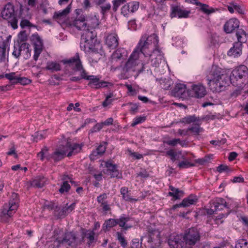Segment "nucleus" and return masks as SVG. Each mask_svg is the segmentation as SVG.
<instances>
[{
  "instance_id": "30",
  "label": "nucleus",
  "mask_w": 248,
  "mask_h": 248,
  "mask_svg": "<svg viewBox=\"0 0 248 248\" xmlns=\"http://www.w3.org/2000/svg\"><path fill=\"white\" fill-rule=\"evenodd\" d=\"M120 193L122 195L123 199L125 201L128 202L138 201V199L132 197L130 191L128 190V187L126 186H123L121 188Z\"/></svg>"
},
{
  "instance_id": "63",
  "label": "nucleus",
  "mask_w": 248,
  "mask_h": 248,
  "mask_svg": "<svg viewBox=\"0 0 248 248\" xmlns=\"http://www.w3.org/2000/svg\"><path fill=\"white\" fill-rule=\"evenodd\" d=\"M137 176H139L143 178H146L149 176V174L146 170H142L137 173Z\"/></svg>"
},
{
  "instance_id": "50",
  "label": "nucleus",
  "mask_w": 248,
  "mask_h": 248,
  "mask_svg": "<svg viewBox=\"0 0 248 248\" xmlns=\"http://www.w3.org/2000/svg\"><path fill=\"white\" fill-rule=\"evenodd\" d=\"M146 120L145 116H140L136 117L134 120L132 124H131V126L132 127H134L138 124L142 123L144 122Z\"/></svg>"
},
{
  "instance_id": "15",
  "label": "nucleus",
  "mask_w": 248,
  "mask_h": 248,
  "mask_svg": "<svg viewBox=\"0 0 248 248\" xmlns=\"http://www.w3.org/2000/svg\"><path fill=\"white\" fill-rule=\"evenodd\" d=\"M207 93L205 87L202 84H193L189 89V97L197 98L204 97Z\"/></svg>"
},
{
  "instance_id": "19",
  "label": "nucleus",
  "mask_w": 248,
  "mask_h": 248,
  "mask_svg": "<svg viewBox=\"0 0 248 248\" xmlns=\"http://www.w3.org/2000/svg\"><path fill=\"white\" fill-rule=\"evenodd\" d=\"M173 95L177 97L186 98L189 97V89L187 90L186 85L177 84L172 91Z\"/></svg>"
},
{
  "instance_id": "13",
  "label": "nucleus",
  "mask_w": 248,
  "mask_h": 248,
  "mask_svg": "<svg viewBox=\"0 0 248 248\" xmlns=\"http://www.w3.org/2000/svg\"><path fill=\"white\" fill-rule=\"evenodd\" d=\"M30 38L31 42L34 46L33 59L36 61L43 51V41L37 33L33 34Z\"/></svg>"
},
{
  "instance_id": "1",
  "label": "nucleus",
  "mask_w": 248,
  "mask_h": 248,
  "mask_svg": "<svg viewBox=\"0 0 248 248\" xmlns=\"http://www.w3.org/2000/svg\"><path fill=\"white\" fill-rule=\"evenodd\" d=\"M248 76V67L241 65L233 69L229 77L221 68L213 66L206 78L209 89L214 93H219L224 90L229 82L234 86L242 87Z\"/></svg>"
},
{
  "instance_id": "53",
  "label": "nucleus",
  "mask_w": 248,
  "mask_h": 248,
  "mask_svg": "<svg viewBox=\"0 0 248 248\" xmlns=\"http://www.w3.org/2000/svg\"><path fill=\"white\" fill-rule=\"evenodd\" d=\"M123 57L121 49H117L112 54L111 58L113 61H117L120 60Z\"/></svg>"
},
{
  "instance_id": "18",
  "label": "nucleus",
  "mask_w": 248,
  "mask_h": 248,
  "mask_svg": "<svg viewBox=\"0 0 248 248\" xmlns=\"http://www.w3.org/2000/svg\"><path fill=\"white\" fill-rule=\"evenodd\" d=\"M168 243L170 248H183L186 245L183 234L171 236Z\"/></svg>"
},
{
  "instance_id": "43",
  "label": "nucleus",
  "mask_w": 248,
  "mask_h": 248,
  "mask_svg": "<svg viewBox=\"0 0 248 248\" xmlns=\"http://www.w3.org/2000/svg\"><path fill=\"white\" fill-rule=\"evenodd\" d=\"M6 46L5 41L3 42L1 46H0V62H4L6 59Z\"/></svg>"
},
{
  "instance_id": "54",
  "label": "nucleus",
  "mask_w": 248,
  "mask_h": 248,
  "mask_svg": "<svg viewBox=\"0 0 248 248\" xmlns=\"http://www.w3.org/2000/svg\"><path fill=\"white\" fill-rule=\"evenodd\" d=\"M31 80L25 77H19L18 78L16 83H20L22 85H25L30 84Z\"/></svg>"
},
{
  "instance_id": "16",
  "label": "nucleus",
  "mask_w": 248,
  "mask_h": 248,
  "mask_svg": "<svg viewBox=\"0 0 248 248\" xmlns=\"http://www.w3.org/2000/svg\"><path fill=\"white\" fill-rule=\"evenodd\" d=\"M190 13V10H185L179 5H175L171 6L170 16L171 18L176 17L179 18H187Z\"/></svg>"
},
{
  "instance_id": "21",
  "label": "nucleus",
  "mask_w": 248,
  "mask_h": 248,
  "mask_svg": "<svg viewBox=\"0 0 248 248\" xmlns=\"http://www.w3.org/2000/svg\"><path fill=\"white\" fill-rule=\"evenodd\" d=\"M105 166L107 168L106 173L109 174L111 178H117L121 179L122 178V174L120 173L117 169V166L113 164L111 161H107L105 163Z\"/></svg>"
},
{
  "instance_id": "61",
  "label": "nucleus",
  "mask_w": 248,
  "mask_h": 248,
  "mask_svg": "<svg viewBox=\"0 0 248 248\" xmlns=\"http://www.w3.org/2000/svg\"><path fill=\"white\" fill-rule=\"evenodd\" d=\"M20 49L17 45V46H14V51L13 52V55L16 58L19 57L21 53L20 51Z\"/></svg>"
},
{
  "instance_id": "8",
  "label": "nucleus",
  "mask_w": 248,
  "mask_h": 248,
  "mask_svg": "<svg viewBox=\"0 0 248 248\" xmlns=\"http://www.w3.org/2000/svg\"><path fill=\"white\" fill-rule=\"evenodd\" d=\"M2 18L8 21V23L14 29L17 28L18 19L15 14L14 6L10 2L6 4L1 12Z\"/></svg>"
},
{
  "instance_id": "31",
  "label": "nucleus",
  "mask_w": 248,
  "mask_h": 248,
  "mask_svg": "<svg viewBox=\"0 0 248 248\" xmlns=\"http://www.w3.org/2000/svg\"><path fill=\"white\" fill-rule=\"evenodd\" d=\"M227 204L225 200L223 198H217L213 202L212 207H214L215 211H220L226 207Z\"/></svg>"
},
{
  "instance_id": "45",
  "label": "nucleus",
  "mask_w": 248,
  "mask_h": 248,
  "mask_svg": "<svg viewBox=\"0 0 248 248\" xmlns=\"http://www.w3.org/2000/svg\"><path fill=\"white\" fill-rule=\"evenodd\" d=\"M199 6L201 7V10L207 15H209L215 12V10L214 8H211L209 9V5L207 4H203L202 3V4L199 5Z\"/></svg>"
},
{
  "instance_id": "62",
  "label": "nucleus",
  "mask_w": 248,
  "mask_h": 248,
  "mask_svg": "<svg viewBox=\"0 0 248 248\" xmlns=\"http://www.w3.org/2000/svg\"><path fill=\"white\" fill-rule=\"evenodd\" d=\"M103 125L101 123H97L95 125H94L93 128L91 129V132H96L99 131L102 128Z\"/></svg>"
},
{
  "instance_id": "60",
  "label": "nucleus",
  "mask_w": 248,
  "mask_h": 248,
  "mask_svg": "<svg viewBox=\"0 0 248 248\" xmlns=\"http://www.w3.org/2000/svg\"><path fill=\"white\" fill-rule=\"evenodd\" d=\"M141 245L139 243L138 239H134L131 243L130 248H140Z\"/></svg>"
},
{
  "instance_id": "26",
  "label": "nucleus",
  "mask_w": 248,
  "mask_h": 248,
  "mask_svg": "<svg viewBox=\"0 0 248 248\" xmlns=\"http://www.w3.org/2000/svg\"><path fill=\"white\" fill-rule=\"evenodd\" d=\"M105 43L110 49H115L119 44L117 35L115 33L108 34L106 38Z\"/></svg>"
},
{
  "instance_id": "33",
  "label": "nucleus",
  "mask_w": 248,
  "mask_h": 248,
  "mask_svg": "<svg viewBox=\"0 0 248 248\" xmlns=\"http://www.w3.org/2000/svg\"><path fill=\"white\" fill-rule=\"evenodd\" d=\"M91 49L89 54V60L92 63H96L101 58L102 54L97 50L93 49Z\"/></svg>"
},
{
  "instance_id": "57",
  "label": "nucleus",
  "mask_w": 248,
  "mask_h": 248,
  "mask_svg": "<svg viewBox=\"0 0 248 248\" xmlns=\"http://www.w3.org/2000/svg\"><path fill=\"white\" fill-rule=\"evenodd\" d=\"M113 96V93H110L108 95L106 96L105 100L102 103V106L104 107H106L111 103L112 100H109V99Z\"/></svg>"
},
{
  "instance_id": "11",
  "label": "nucleus",
  "mask_w": 248,
  "mask_h": 248,
  "mask_svg": "<svg viewBox=\"0 0 248 248\" xmlns=\"http://www.w3.org/2000/svg\"><path fill=\"white\" fill-rule=\"evenodd\" d=\"M61 62L66 65L65 67H69L74 72H82L85 70L83 67L78 53L69 59L62 60Z\"/></svg>"
},
{
  "instance_id": "32",
  "label": "nucleus",
  "mask_w": 248,
  "mask_h": 248,
  "mask_svg": "<svg viewBox=\"0 0 248 248\" xmlns=\"http://www.w3.org/2000/svg\"><path fill=\"white\" fill-rule=\"evenodd\" d=\"M169 189L171 190V192H169V195L173 197L175 200L179 199L181 197L184 196V193L183 191L179 190L178 188H175L172 186H169Z\"/></svg>"
},
{
  "instance_id": "2",
  "label": "nucleus",
  "mask_w": 248,
  "mask_h": 248,
  "mask_svg": "<svg viewBox=\"0 0 248 248\" xmlns=\"http://www.w3.org/2000/svg\"><path fill=\"white\" fill-rule=\"evenodd\" d=\"M154 39L152 36L148 39L146 38L145 36L141 37L136 47L123 67L124 72L135 71L136 67L140 63V55L143 54L144 56H147L150 54V49H151V46L153 45L152 43L155 41Z\"/></svg>"
},
{
  "instance_id": "5",
  "label": "nucleus",
  "mask_w": 248,
  "mask_h": 248,
  "mask_svg": "<svg viewBox=\"0 0 248 248\" xmlns=\"http://www.w3.org/2000/svg\"><path fill=\"white\" fill-rule=\"evenodd\" d=\"M83 243V239H79L76 232L71 231L67 232L62 236H58L54 241V248H63L68 246L76 248Z\"/></svg>"
},
{
  "instance_id": "9",
  "label": "nucleus",
  "mask_w": 248,
  "mask_h": 248,
  "mask_svg": "<svg viewBox=\"0 0 248 248\" xmlns=\"http://www.w3.org/2000/svg\"><path fill=\"white\" fill-rule=\"evenodd\" d=\"M96 36V33L94 30L87 28L84 30L81 36L80 47L83 46L85 51H87V48L91 49L92 44Z\"/></svg>"
},
{
  "instance_id": "47",
  "label": "nucleus",
  "mask_w": 248,
  "mask_h": 248,
  "mask_svg": "<svg viewBox=\"0 0 248 248\" xmlns=\"http://www.w3.org/2000/svg\"><path fill=\"white\" fill-rule=\"evenodd\" d=\"M199 119H197L195 115L192 116H188L187 117H185L182 119V122L183 123H186L187 124H190L191 123H194L196 121H198Z\"/></svg>"
},
{
  "instance_id": "59",
  "label": "nucleus",
  "mask_w": 248,
  "mask_h": 248,
  "mask_svg": "<svg viewBox=\"0 0 248 248\" xmlns=\"http://www.w3.org/2000/svg\"><path fill=\"white\" fill-rule=\"evenodd\" d=\"M107 198V194L104 193L97 197V201L99 203L102 204V203H104L107 202L106 201Z\"/></svg>"
},
{
  "instance_id": "42",
  "label": "nucleus",
  "mask_w": 248,
  "mask_h": 248,
  "mask_svg": "<svg viewBox=\"0 0 248 248\" xmlns=\"http://www.w3.org/2000/svg\"><path fill=\"white\" fill-rule=\"evenodd\" d=\"M117 240H118L119 243L121 246L124 248H125L127 246V242L125 240L124 236L123 235L122 232H117L116 233Z\"/></svg>"
},
{
  "instance_id": "49",
  "label": "nucleus",
  "mask_w": 248,
  "mask_h": 248,
  "mask_svg": "<svg viewBox=\"0 0 248 248\" xmlns=\"http://www.w3.org/2000/svg\"><path fill=\"white\" fill-rule=\"evenodd\" d=\"M177 166L180 169H185L193 167L194 166V164L188 162V161L184 160L180 162L178 164Z\"/></svg>"
},
{
  "instance_id": "46",
  "label": "nucleus",
  "mask_w": 248,
  "mask_h": 248,
  "mask_svg": "<svg viewBox=\"0 0 248 248\" xmlns=\"http://www.w3.org/2000/svg\"><path fill=\"white\" fill-rule=\"evenodd\" d=\"M70 186L68 183V181L64 180V182L61 185V188L59 189V191L62 194L64 193V192H67L70 190Z\"/></svg>"
},
{
  "instance_id": "51",
  "label": "nucleus",
  "mask_w": 248,
  "mask_h": 248,
  "mask_svg": "<svg viewBox=\"0 0 248 248\" xmlns=\"http://www.w3.org/2000/svg\"><path fill=\"white\" fill-rule=\"evenodd\" d=\"M126 2V0H113L112 1L113 7L112 10L114 12L117 11L118 7L124 4Z\"/></svg>"
},
{
  "instance_id": "55",
  "label": "nucleus",
  "mask_w": 248,
  "mask_h": 248,
  "mask_svg": "<svg viewBox=\"0 0 248 248\" xmlns=\"http://www.w3.org/2000/svg\"><path fill=\"white\" fill-rule=\"evenodd\" d=\"M217 170L219 173H221L225 171L227 172L232 171V170L229 169V167L228 166L224 164H221L218 166L217 168Z\"/></svg>"
},
{
  "instance_id": "29",
  "label": "nucleus",
  "mask_w": 248,
  "mask_h": 248,
  "mask_svg": "<svg viewBox=\"0 0 248 248\" xmlns=\"http://www.w3.org/2000/svg\"><path fill=\"white\" fill-rule=\"evenodd\" d=\"M46 181V179L44 176L39 175L32 179L31 185L34 187L41 188L45 186Z\"/></svg>"
},
{
  "instance_id": "37",
  "label": "nucleus",
  "mask_w": 248,
  "mask_h": 248,
  "mask_svg": "<svg viewBox=\"0 0 248 248\" xmlns=\"http://www.w3.org/2000/svg\"><path fill=\"white\" fill-rule=\"evenodd\" d=\"M46 69L51 72L59 71L61 70V66L59 63L56 62H48L46 63Z\"/></svg>"
},
{
  "instance_id": "22",
  "label": "nucleus",
  "mask_w": 248,
  "mask_h": 248,
  "mask_svg": "<svg viewBox=\"0 0 248 248\" xmlns=\"http://www.w3.org/2000/svg\"><path fill=\"white\" fill-rule=\"evenodd\" d=\"M139 7V2L131 1L123 6L121 8V14L124 16H127L129 13L136 11Z\"/></svg>"
},
{
  "instance_id": "56",
  "label": "nucleus",
  "mask_w": 248,
  "mask_h": 248,
  "mask_svg": "<svg viewBox=\"0 0 248 248\" xmlns=\"http://www.w3.org/2000/svg\"><path fill=\"white\" fill-rule=\"evenodd\" d=\"M48 150V149L46 147H44L41 151L38 153L37 156L40 158L41 160H44L45 155L47 153Z\"/></svg>"
},
{
  "instance_id": "64",
  "label": "nucleus",
  "mask_w": 248,
  "mask_h": 248,
  "mask_svg": "<svg viewBox=\"0 0 248 248\" xmlns=\"http://www.w3.org/2000/svg\"><path fill=\"white\" fill-rule=\"evenodd\" d=\"M101 11V13L104 15L106 13L108 12L109 11L111 8V5L109 3L107 4L105 6H101L100 7Z\"/></svg>"
},
{
  "instance_id": "41",
  "label": "nucleus",
  "mask_w": 248,
  "mask_h": 248,
  "mask_svg": "<svg viewBox=\"0 0 248 248\" xmlns=\"http://www.w3.org/2000/svg\"><path fill=\"white\" fill-rule=\"evenodd\" d=\"M68 213L66 206L63 207L60 210V208L56 206L55 209V216H57L58 218H62L64 217L67 213Z\"/></svg>"
},
{
  "instance_id": "25",
  "label": "nucleus",
  "mask_w": 248,
  "mask_h": 248,
  "mask_svg": "<svg viewBox=\"0 0 248 248\" xmlns=\"http://www.w3.org/2000/svg\"><path fill=\"white\" fill-rule=\"evenodd\" d=\"M197 201V197L194 195L191 194L188 197L184 199L180 204L174 205L172 208L175 209L180 207H187L190 205L195 204Z\"/></svg>"
},
{
  "instance_id": "36",
  "label": "nucleus",
  "mask_w": 248,
  "mask_h": 248,
  "mask_svg": "<svg viewBox=\"0 0 248 248\" xmlns=\"http://www.w3.org/2000/svg\"><path fill=\"white\" fill-rule=\"evenodd\" d=\"M70 11V7L68 6L62 11L56 12L53 15V18L56 20H62L69 13Z\"/></svg>"
},
{
  "instance_id": "44",
  "label": "nucleus",
  "mask_w": 248,
  "mask_h": 248,
  "mask_svg": "<svg viewBox=\"0 0 248 248\" xmlns=\"http://www.w3.org/2000/svg\"><path fill=\"white\" fill-rule=\"evenodd\" d=\"M80 73V76L78 77H72L70 78V80L72 82H78L82 79H85L86 75L87 74V72L86 70H83L82 72H79Z\"/></svg>"
},
{
  "instance_id": "40",
  "label": "nucleus",
  "mask_w": 248,
  "mask_h": 248,
  "mask_svg": "<svg viewBox=\"0 0 248 248\" xmlns=\"http://www.w3.org/2000/svg\"><path fill=\"white\" fill-rule=\"evenodd\" d=\"M181 151L176 152L173 149H170L166 153V155L169 156L172 162L178 160L179 155H181Z\"/></svg>"
},
{
  "instance_id": "7",
  "label": "nucleus",
  "mask_w": 248,
  "mask_h": 248,
  "mask_svg": "<svg viewBox=\"0 0 248 248\" xmlns=\"http://www.w3.org/2000/svg\"><path fill=\"white\" fill-rule=\"evenodd\" d=\"M131 218L128 216L123 214L119 218H110L105 221L103 224L104 230L108 231L110 228L118 225L121 228V232L126 233V231L131 228L133 225L128 223Z\"/></svg>"
},
{
  "instance_id": "17",
  "label": "nucleus",
  "mask_w": 248,
  "mask_h": 248,
  "mask_svg": "<svg viewBox=\"0 0 248 248\" xmlns=\"http://www.w3.org/2000/svg\"><path fill=\"white\" fill-rule=\"evenodd\" d=\"M29 8L24 7L22 5L20 7L19 16L22 18L20 25L22 28H25L26 27H32V24L25 18H30L31 15L29 12Z\"/></svg>"
},
{
  "instance_id": "20",
  "label": "nucleus",
  "mask_w": 248,
  "mask_h": 248,
  "mask_svg": "<svg viewBox=\"0 0 248 248\" xmlns=\"http://www.w3.org/2000/svg\"><path fill=\"white\" fill-rule=\"evenodd\" d=\"M69 25L71 27H74L78 30L83 31L86 28V19L84 15L78 16L74 20L69 22Z\"/></svg>"
},
{
  "instance_id": "35",
  "label": "nucleus",
  "mask_w": 248,
  "mask_h": 248,
  "mask_svg": "<svg viewBox=\"0 0 248 248\" xmlns=\"http://www.w3.org/2000/svg\"><path fill=\"white\" fill-rule=\"evenodd\" d=\"M18 45L20 49L21 53L22 54H25V58H29L31 55V49H30V45L27 43H22L21 44L18 43Z\"/></svg>"
},
{
  "instance_id": "52",
  "label": "nucleus",
  "mask_w": 248,
  "mask_h": 248,
  "mask_svg": "<svg viewBox=\"0 0 248 248\" xmlns=\"http://www.w3.org/2000/svg\"><path fill=\"white\" fill-rule=\"evenodd\" d=\"M235 248H248V242L245 239H240L236 244Z\"/></svg>"
},
{
  "instance_id": "24",
  "label": "nucleus",
  "mask_w": 248,
  "mask_h": 248,
  "mask_svg": "<svg viewBox=\"0 0 248 248\" xmlns=\"http://www.w3.org/2000/svg\"><path fill=\"white\" fill-rule=\"evenodd\" d=\"M239 26V21L235 18L230 19L224 25L223 29L226 33L232 32Z\"/></svg>"
},
{
  "instance_id": "4",
  "label": "nucleus",
  "mask_w": 248,
  "mask_h": 248,
  "mask_svg": "<svg viewBox=\"0 0 248 248\" xmlns=\"http://www.w3.org/2000/svg\"><path fill=\"white\" fill-rule=\"evenodd\" d=\"M19 199L17 193L13 192L10 197L8 203L3 205L0 214V221L8 222L16 213L19 206Z\"/></svg>"
},
{
  "instance_id": "23",
  "label": "nucleus",
  "mask_w": 248,
  "mask_h": 248,
  "mask_svg": "<svg viewBox=\"0 0 248 248\" xmlns=\"http://www.w3.org/2000/svg\"><path fill=\"white\" fill-rule=\"evenodd\" d=\"M80 232L81 233V239H83V243L84 242L85 238H87L88 239L87 243L89 246H90L93 243L95 242V232H94V230H87L85 228L81 227Z\"/></svg>"
},
{
  "instance_id": "3",
  "label": "nucleus",
  "mask_w": 248,
  "mask_h": 248,
  "mask_svg": "<svg viewBox=\"0 0 248 248\" xmlns=\"http://www.w3.org/2000/svg\"><path fill=\"white\" fill-rule=\"evenodd\" d=\"M83 146V143L78 144L67 141L62 149L57 150L50 155L46 156V157L47 160L52 158L55 162H58L63 159L66 153L67 156L69 157L79 153Z\"/></svg>"
},
{
  "instance_id": "28",
  "label": "nucleus",
  "mask_w": 248,
  "mask_h": 248,
  "mask_svg": "<svg viewBox=\"0 0 248 248\" xmlns=\"http://www.w3.org/2000/svg\"><path fill=\"white\" fill-rule=\"evenodd\" d=\"M106 142H102L96 149L93 151L92 153L90 155L91 160H93L97 158L98 155H103L106 149Z\"/></svg>"
},
{
  "instance_id": "39",
  "label": "nucleus",
  "mask_w": 248,
  "mask_h": 248,
  "mask_svg": "<svg viewBox=\"0 0 248 248\" xmlns=\"http://www.w3.org/2000/svg\"><path fill=\"white\" fill-rule=\"evenodd\" d=\"M188 131H190L193 135L197 136L203 131V128L200 127L199 124L196 123L193 124L186 129V132Z\"/></svg>"
},
{
  "instance_id": "10",
  "label": "nucleus",
  "mask_w": 248,
  "mask_h": 248,
  "mask_svg": "<svg viewBox=\"0 0 248 248\" xmlns=\"http://www.w3.org/2000/svg\"><path fill=\"white\" fill-rule=\"evenodd\" d=\"M186 245L194 246L200 241L201 235L198 230L195 227H191L186 231L183 235Z\"/></svg>"
},
{
  "instance_id": "38",
  "label": "nucleus",
  "mask_w": 248,
  "mask_h": 248,
  "mask_svg": "<svg viewBox=\"0 0 248 248\" xmlns=\"http://www.w3.org/2000/svg\"><path fill=\"white\" fill-rule=\"evenodd\" d=\"M86 27H88V28H90L91 30H94L99 25V20L96 16L87 18L86 19Z\"/></svg>"
},
{
  "instance_id": "6",
  "label": "nucleus",
  "mask_w": 248,
  "mask_h": 248,
  "mask_svg": "<svg viewBox=\"0 0 248 248\" xmlns=\"http://www.w3.org/2000/svg\"><path fill=\"white\" fill-rule=\"evenodd\" d=\"M142 36H145V37L148 39L151 36L154 38L155 41L152 43L153 45L151 46V49H150V54L144 56L146 57H150L151 65L153 67H157L161 62L163 58V54L159 48L158 37L155 33L152 34L150 35L144 34Z\"/></svg>"
},
{
  "instance_id": "27",
  "label": "nucleus",
  "mask_w": 248,
  "mask_h": 248,
  "mask_svg": "<svg viewBox=\"0 0 248 248\" xmlns=\"http://www.w3.org/2000/svg\"><path fill=\"white\" fill-rule=\"evenodd\" d=\"M242 47L243 45L241 43L234 42L233 46L228 51L227 55L229 56L238 57L242 54Z\"/></svg>"
},
{
  "instance_id": "34",
  "label": "nucleus",
  "mask_w": 248,
  "mask_h": 248,
  "mask_svg": "<svg viewBox=\"0 0 248 248\" xmlns=\"http://www.w3.org/2000/svg\"><path fill=\"white\" fill-rule=\"evenodd\" d=\"M236 36L238 41L235 42V43H240L242 45H243V43H246L247 41V34L243 29H238L236 32Z\"/></svg>"
},
{
  "instance_id": "58",
  "label": "nucleus",
  "mask_w": 248,
  "mask_h": 248,
  "mask_svg": "<svg viewBox=\"0 0 248 248\" xmlns=\"http://www.w3.org/2000/svg\"><path fill=\"white\" fill-rule=\"evenodd\" d=\"M45 132H37L34 137L33 140L35 142H37L38 140H41L46 138Z\"/></svg>"
},
{
  "instance_id": "48",
  "label": "nucleus",
  "mask_w": 248,
  "mask_h": 248,
  "mask_svg": "<svg viewBox=\"0 0 248 248\" xmlns=\"http://www.w3.org/2000/svg\"><path fill=\"white\" fill-rule=\"evenodd\" d=\"M4 77L9 79L10 81H12L13 83H16L18 77L16 75V73L14 72L6 74Z\"/></svg>"
},
{
  "instance_id": "14",
  "label": "nucleus",
  "mask_w": 248,
  "mask_h": 248,
  "mask_svg": "<svg viewBox=\"0 0 248 248\" xmlns=\"http://www.w3.org/2000/svg\"><path fill=\"white\" fill-rule=\"evenodd\" d=\"M147 242L150 248H157L161 244L160 233L157 230H149Z\"/></svg>"
},
{
  "instance_id": "12",
  "label": "nucleus",
  "mask_w": 248,
  "mask_h": 248,
  "mask_svg": "<svg viewBox=\"0 0 248 248\" xmlns=\"http://www.w3.org/2000/svg\"><path fill=\"white\" fill-rule=\"evenodd\" d=\"M85 79L90 81L88 84L89 86L96 90L113 85L111 82L100 80L98 77L94 75L88 76L87 74Z\"/></svg>"
}]
</instances>
